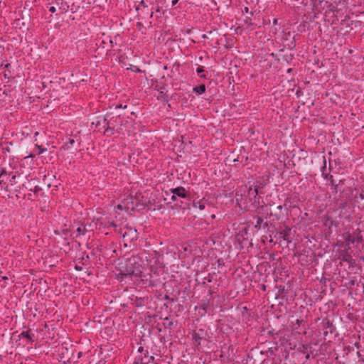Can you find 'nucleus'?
<instances>
[{"label": "nucleus", "instance_id": "obj_13", "mask_svg": "<svg viewBox=\"0 0 364 364\" xmlns=\"http://www.w3.org/2000/svg\"><path fill=\"white\" fill-rule=\"evenodd\" d=\"M196 72H197L198 74H200V73H203V67H198V68H197V70H196Z\"/></svg>", "mask_w": 364, "mask_h": 364}, {"label": "nucleus", "instance_id": "obj_18", "mask_svg": "<svg viewBox=\"0 0 364 364\" xmlns=\"http://www.w3.org/2000/svg\"><path fill=\"white\" fill-rule=\"evenodd\" d=\"M333 178V177H332V176H330L331 183V185H334V181H333V178Z\"/></svg>", "mask_w": 364, "mask_h": 364}, {"label": "nucleus", "instance_id": "obj_16", "mask_svg": "<svg viewBox=\"0 0 364 364\" xmlns=\"http://www.w3.org/2000/svg\"><path fill=\"white\" fill-rule=\"evenodd\" d=\"M179 0H172V6H174L176 5L178 2Z\"/></svg>", "mask_w": 364, "mask_h": 364}, {"label": "nucleus", "instance_id": "obj_24", "mask_svg": "<svg viewBox=\"0 0 364 364\" xmlns=\"http://www.w3.org/2000/svg\"><path fill=\"white\" fill-rule=\"evenodd\" d=\"M4 174V171L1 170V175L2 176Z\"/></svg>", "mask_w": 364, "mask_h": 364}, {"label": "nucleus", "instance_id": "obj_22", "mask_svg": "<svg viewBox=\"0 0 364 364\" xmlns=\"http://www.w3.org/2000/svg\"><path fill=\"white\" fill-rule=\"evenodd\" d=\"M360 198L361 199H363V198H364V196H363L362 193H360Z\"/></svg>", "mask_w": 364, "mask_h": 364}, {"label": "nucleus", "instance_id": "obj_3", "mask_svg": "<svg viewBox=\"0 0 364 364\" xmlns=\"http://www.w3.org/2000/svg\"><path fill=\"white\" fill-rule=\"evenodd\" d=\"M171 192L173 194L171 198L172 200H176V196H177L178 197H181V198L187 197L186 191L183 187H178V188H173L171 190Z\"/></svg>", "mask_w": 364, "mask_h": 364}, {"label": "nucleus", "instance_id": "obj_1", "mask_svg": "<svg viewBox=\"0 0 364 364\" xmlns=\"http://www.w3.org/2000/svg\"><path fill=\"white\" fill-rule=\"evenodd\" d=\"M137 264L136 259L135 257L129 258L126 262L125 269L122 272V274L127 275H135L138 276L141 271Z\"/></svg>", "mask_w": 364, "mask_h": 364}, {"label": "nucleus", "instance_id": "obj_12", "mask_svg": "<svg viewBox=\"0 0 364 364\" xmlns=\"http://www.w3.org/2000/svg\"><path fill=\"white\" fill-rule=\"evenodd\" d=\"M37 149H38V154H42L46 151L45 149H43L39 146H37Z\"/></svg>", "mask_w": 364, "mask_h": 364}, {"label": "nucleus", "instance_id": "obj_14", "mask_svg": "<svg viewBox=\"0 0 364 364\" xmlns=\"http://www.w3.org/2000/svg\"><path fill=\"white\" fill-rule=\"evenodd\" d=\"M55 11H56V9L54 6H50L49 9V11L51 13H54Z\"/></svg>", "mask_w": 364, "mask_h": 364}, {"label": "nucleus", "instance_id": "obj_6", "mask_svg": "<svg viewBox=\"0 0 364 364\" xmlns=\"http://www.w3.org/2000/svg\"><path fill=\"white\" fill-rule=\"evenodd\" d=\"M193 91L198 94V95H201L203 94V92H205V85L202 84L198 87H196L193 88Z\"/></svg>", "mask_w": 364, "mask_h": 364}, {"label": "nucleus", "instance_id": "obj_15", "mask_svg": "<svg viewBox=\"0 0 364 364\" xmlns=\"http://www.w3.org/2000/svg\"><path fill=\"white\" fill-rule=\"evenodd\" d=\"M140 5L142 6L143 7H144V8H147L148 7L147 5L144 3V1H141L140 2Z\"/></svg>", "mask_w": 364, "mask_h": 364}, {"label": "nucleus", "instance_id": "obj_21", "mask_svg": "<svg viewBox=\"0 0 364 364\" xmlns=\"http://www.w3.org/2000/svg\"><path fill=\"white\" fill-rule=\"evenodd\" d=\"M1 279L6 280V279H8V278L6 277H1Z\"/></svg>", "mask_w": 364, "mask_h": 364}, {"label": "nucleus", "instance_id": "obj_4", "mask_svg": "<svg viewBox=\"0 0 364 364\" xmlns=\"http://www.w3.org/2000/svg\"><path fill=\"white\" fill-rule=\"evenodd\" d=\"M291 233V229L289 228H285L282 231L279 232L280 238H282L284 240L289 242V235Z\"/></svg>", "mask_w": 364, "mask_h": 364}, {"label": "nucleus", "instance_id": "obj_10", "mask_svg": "<svg viewBox=\"0 0 364 364\" xmlns=\"http://www.w3.org/2000/svg\"><path fill=\"white\" fill-rule=\"evenodd\" d=\"M21 336L24 338L29 339V340H32V336L30 334L29 331H23L21 333Z\"/></svg>", "mask_w": 364, "mask_h": 364}, {"label": "nucleus", "instance_id": "obj_9", "mask_svg": "<svg viewBox=\"0 0 364 364\" xmlns=\"http://www.w3.org/2000/svg\"><path fill=\"white\" fill-rule=\"evenodd\" d=\"M193 338L195 340V341L198 343V344H200V341L201 340V338L200 336L197 333H194L193 334Z\"/></svg>", "mask_w": 364, "mask_h": 364}, {"label": "nucleus", "instance_id": "obj_2", "mask_svg": "<svg viewBox=\"0 0 364 364\" xmlns=\"http://www.w3.org/2000/svg\"><path fill=\"white\" fill-rule=\"evenodd\" d=\"M154 358L153 356H147L146 353H144V358L141 355L136 356L134 359V364H149L153 363Z\"/></svg>", "mask_w": 364, "mask_h": 364}, {"label": "nucleus", "instance_id": "obj_20", "mask_svg": "<svg viewBox=\"0 0 364 364\" xmlns=\"http://www.w3.org/2000/svg\"><path fill=\"white\" fill-rule=\"evenodd\" d=\"M4 77L6 78H9V77L8 73H4Z\"/></svg>", "mask_w": 364, "mask_h": 364}, {"label": "nucleus", "instance_id": "obj_8", "mask_svg": "<svg viewBox=\"0 0 364 364\" xmlns=\"http://www.w3.org/2000/svg\"><path fill=\"white\" fill-rule=\"evenodd\" d=\"M85 230H86V229L84 226L78 227L76 230V232H77L76 236L83 235L85 233Z\"/></svg>", "mask_w": 364, "mask_h": 364}, {"label": "nucleus", "instance_id": "obj_7", "mask_svg": "<svg viewBox=\"0 0 364 364\" xmlns=\"http://www.w3.org/2000/svg\"><path fill=\"white\" fill-rule=\"evenodd\" d=\"M193 206L199 208L200 210H203L205 208V203L202 200L194 201Z\"/></svg>", "mask_w": 364, "mask_h": 364}, {"label": "nucleus", "instance_id": "obj_17", "mask_svg": "<svg viewBox=\"0 0 364 364\" xmlns=\"http://www.w3.org/2000/svg\"><path fill=\"white\" fill-rule=\"evenodd\" d=\"M138 351H139L140 353H143V351H144V348H143V347H139V348Z\"/></svg>", "mask_w": 364, "mask_h": 364}, {"label": "nucleus", "instance_id": "obj_23", "mask_svg": "<svg viewBox=\"0 0 364 364\" xmlns=\"http://www.w3.org/2000/svg\"><path fill=\"white\" fill-rule=\"evenodd\" d=\"M9 66V64H6V65H5V68H8Z\"/></svg>", "mask_w": 364, "mask_h": 364}, {"label": "nucleus", "instance_id": "obj_11", "mask_svg": "<svg viewBox=\"0 0 364 364\" xmlns=\"http://www.w3.org/2000/svg\"><path fill=\"white\" fill-rule=\"evenodd\" d=\"M252 191V194L254 193L255 196H257L258 193L257 188H256L254 190H252V188H250L249 192L250 193Z\"/></svg>", "mask_w": 364, "mask_h": 364}, {"label": "nucleus", "instance_id": "obj_5", "mask_svg": "<svg viewBox=\"0 0 364 364\" xmlns=\"http://www.w3.org/2000/svg\"><path fill=\"white\" fill-rule=\"evenodd\" d=\"M343 238L348 245H349L350 244H353L355 242L354 237H353L348 232L345 233V235H343Z\"/></svg>", "mask_w": 364, "mask_h": 364}, {"label": "nucleus", "instance_id": "obj_19", "mask_svg": "<svg viewBox=\"0 0 364 364\" xmlns=\"http://www.w3.org/2000/svg\"><path fill=\"white\" fill-rule=\"evenodd\" d=\"M117 208H118V209H119V210H122V209H123V207H122V204H119V205H117Z\"/></svg>", "mask_w": 364, "mask_h": 364}]
</instances>
